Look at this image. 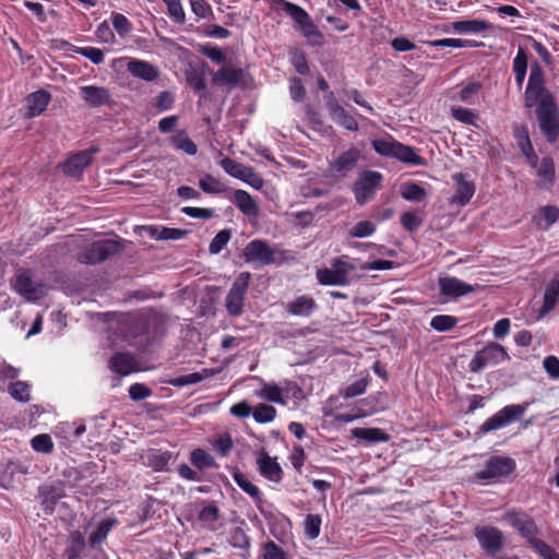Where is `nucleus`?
I'll return each mask as SVG.
<instances>
[{
    "label": "nucleus",
    "instance_id": "nucleus-7",
    "mask_svg": "<svg viewBox=\"0 0 559 559\" xmlns=\"http://www.w3.org/2000/svg\"><path fill=\"white\" fill-rule=\"evenodd\" d=\"M528 405L530 403L525 402L523 404H511L504 406L495 415L489 417L483 425H480L476 435H486L490 431L501 429L510 425L511 423L521 419L524 413L526 412Z\"/></svg>",
    "mask_w": 559,
    "mask_h": 559
},
{
    "label": "nucleus",
    "instance_id": "nucleus-36",
    "mask_svg": "<svg viewBox=\"0 0 559 559\" xmlns=\"http://www.w3.org/2000/svg\"><path fill=\"white\" fill-rule=\"evenodd\" d=\"M490 23L484 20H464L452 23V28L460 34H476L490 28Z\"/></svg>",
    "mask_w": 559,
    "mask_h": 559
},
{
    "label": "nucleus",
    "instance_id": "nucleus-34",
    "mask_svg": "<svg viewBox=\"0 0 559 559\" xmlns=\"http://www.w3.org/2000/svg\"><path fill=\"white\" fill-rule=\"evenodd\" d=\"M233 478L235 483L247 493L249 495L255 506L260 509L261 504L263 503L262 493L260 489L252 484L248 477L241 473L240 471H235L233 473Z\"/></svg>",
    "mask_w": 559,
    "mask_h": 559
},
{
    "label": "nucleus",
    "instance_id": "nucleus-26",
    "mask_svg": "<svg viewBox=\"0 0 559 559\" xmlns=\"http://www.w3.org/2000/svg\"><path fill=\"white\" fill-rule=\"evenodd\" d=\"M80 94L91 107H100L110 102L109 91L105 87L94 85L82 86Z\"/></svg>",
    "mask_w": 559,
    "mask_h": 559
},
{
    "label": "nucleus",
    "instance_id": "nucleus-20",
    "mask_svg": "<svg viewBox=\"0 0 559 559\" xmlns=\"http://www.w3.org/2000/svg\"><path fill=\"white\" fill-rule=\"evenodd\" d=\"M38 496L44 511L52 514L58 501L66 496L62 483L44 484L38 488Z\"/></svg>",
    "mask_w": 559,
    "mask_h": 559
},
{
    "label": "nucleus",
    "instance_id": "nucleus-9",
    "mask_svg": "<svg viewBox=\"0 0 559 559\" xmlns=\"http://www.w3.org/2000/svg\"><path fill=\"white\" fill-rule=\"evenodd\" d=\"M385 393H377L359 400L350 413L335 415V419L341 423H350L355 419L367 417L371 414L385 409Z\"/></svg>",
    "mask_w": 559,
    "mask_h": 559
},
{
    "label": "nucleus",
    "instance_id": "nucleus-42",
    "mask_svg": "<svg viewBox=\"0 0 559 559\" xmlns=\"http://www.w3.org/2000/svg\"><path fill=\"white\" fill-rule=\"evenodd\" d=\"M190 461L198 469L202 471L205 468L216 467L217 464L213 456H211L203 449H195L190 454Z\"/></svg>",
    "mask_w": 559,
    "mask_h": 559
},
{
    "label": "nucleus",
    "instance_id": "nucleus-40",
    "mask_svg": "<svg viewBox=\"0 0 559 559\" xmlns=\"http://www.w3.org/2000/svg\"><path fill=\"white\" fill-rule=\"evenodd\" d=\"M432 47H451V48H474L483 46V43L476 40L460 39V38H443L437 40H429L427 43Z\"/></svg>",
    "mask_w": 559,
    "mask_h": 559
},
{
    "label": "nucleus",
    "instance_id": "nucleus-19",
    "mask_svg": "<svg viewBox=\"0 0 559 559\" xmlns=\"http://www.w3.org/2000/svg\"><path fill=\"white\" fill-rule=\"evenodd\" d=\"M119 331L124 338H135L148 331L147 320L136 313H126L119 320Z\"/></svg>",
    "mask_w": 559,
    "mask_h": 559
},
{
    "label": "nucleus",
    "instance_id": "nucleus-53",
    "mask_svg": "<svg viewBox=\"0 0 559 559\" xmlns=\"http://www.w3.org/2000/svg\"><path fill=\"white\" fill-rule=\"evenodd\" d=\"M31 444H32V448L36 452H40V453H45V454L51 453L53 450L52 439L47 433H41V435L35 436L31 440Z\"/></svg>",
    "mask_w": 559,
    "mask_h": 559
},
{
    "label": "nucleus",
    "instance_id": "nucleus-16",
    "mask_svg": "<svg viewBox=\"0 0 559 559\" xmlns=\"http://www.w3.org/2000/svg\"><path fill=\"white\" fill-rule=\"evenodd\" d=\"M98 151V147L92 146L73 154L61 165L62 171L68 176L80 178L83 170L92 164L93 157Z\"/></svg>",
    "mask_w": 559,
    "mask_h": 559
},
{
    "label": "nucleus",
    "instance_id": "nucleus-56",
    "mask_svg": "<svg viewBox=\"0 0 559 559\" xmlns=\"http://www.w3.org/2000/svg\"><path fill=\"white\" fill-rule=\"evenodd\" d=\"M221 167L231 177L240 179L248 166L238 163L235 159L225 157L219 162Z\"/></svg>",
    "mask_w": 559,
    "mask_h": 559
},
{
    "label": "nucleus",
    "instance_id": "nucleus-44",
    "mask_svg": "<svg viewBox=\"0 0 559 559\" xmlns=\"http://www.w3.org/2000/svg\"><path fill=\"white\" fill-rule=\"evenodd\" d=\"M199 187L204 193L219 194L227 190L226 186L212 175L207 174L199 180Z\"/></svg>",
    "mask_w": 559,
    "mask_h": 559
},
{
    "label": "nucleus",
    "instance_id": "nucleus-33",
    "mask_svg": "<svg viewBox=\"0 0 559 559\" xmlns=\"http://www.w3.org/2000/svg\"><path fill=\"white\" fill-rule=\"evenodd\" d=\"M559 301V276L556 275L549 281L544 293V302L539 310V317L550 312Z\"/></svg>",
    "mask_w": 559,
    "mask_h": 559
},
{
    "label": "nucleus",
    "instance_id": "nucleus-13",
    "mask_svg": "<svg viewBox=\"0 0 559 559\" xmlns=\"http://www.w3.org/2000/svg\"><path fill=\"white\" fill-rule=\"evenodd\" d=\"M515 461L511 457L495 455L486 461L481 471L474 474L476 480H490L507 477L515 469Z\"/></svg>",
    "mask_w": 559,
    "mask_h": 559
},
{
    "label": "nucleus",
    "instance_id": "nucleus-51",
    "mask_svg": "<svg viewBox=\"0 0 559 559\" xmlns=\"http://www.w3.org/2000/svg\"><path fill=\"white\" fill-rule=\"evenodd\" d=\"M214 450L222 456H226L233 448V439L228 432L218 435L211 441Z\"/></svg>",
    "mask_w": 559,
    "mask_h": 559
},
{
    "label": "nucleus",
    "instance_id": "nucleus-43",
    "mask_svg": "<svg viewBox=\"0 0 559 559\" xmlns=\"http://www.w3.org/2000/svg\"><path fill=\"white\" fill-rule=\"evenodd\" d=\"M401 195L407 201L420 202L426 198L427 192L421 186L415 182H405L401 187Z\"/></svg>",
    "mask_w": 559,
    "mask_h": 559
},
{
    "label": "nucleus",
    "instance_id": "nucleus-27",
    "mask_svg": "<svg viewBox=\"0 0 559 559\" xmlns=\"http://www.w3.org/2000/svg\"><path fill=\"white\" fill-rule=\"evenodd\" d=\"M456 182L455 194L452 198L453 203L460 205L467 204L475 193V185L466 179V175L459 173L453 176Z\"/></svg>",
    "mask_w": 559,
    "mask_h": 559
},
{
    "label": "nucleus",
    "instance_id": "nucleus-4",
    "mask_svg": "<svg viewBox=\"0 0 559 559\" xmlns=\"http://www.w3.org/2000/svg\"><path fill=\"white\" fill-rule=\"evenodd\" d=\"M555 102L552 94L545 86V73L542 66L538 62L533 63L524 93V106L536 109L542 104Z\"/></svg>",
    "mask_w": 559,
    "mask_h": 559
},
{
    "label": "nucleus",
    "instance_id": "nucleus-14",
    "mask_svg": "<svg viewBox=\"0 0 559 559\" xmlns=\"http://www.w3.org/2000/svg\"><path fill=\"white\" fill-rule=\"evenodd\" d=\"M475 537L487 555L495 556L503 548L504 535L498 527L490 525L477 526L475 528Z\"/></svg>",
    "mask_w": 559,
    "mask_h": 559
},
{
    "label": "nucleus",
    "instance_id": "nucleus-28",
    "mask_svg": "<svg viewBox=\"0 0 559 559\" xmlns=\"http://www.w3.org/2000/svg\"><path fill=\"white\" fill-rule=\"evenodd\" d=\"M86 545L84 533L79 530L72 531L63 552L64 559H81Z\"/></svg>",
    "mask_w": 559,
    "mask_h": 559
},
{
    "label": "nucleus",
    "instance_id": "nucleus-22",
    "mask_svg": "<svg viewBox=\"0 0 559 559\" xmlns=\"http://www.w3.org/2000/svg\"><path fill=\"white\" fill-rule=\"evenodd\" d=\"M245 78V71L241 68L234 67L231 63L223 66L213 74L212 81L218 86H236Z\"/></svg>",
    "mask_w": 559,
    "mask_h": 559
},
{
    "label": "nucleus",
    "instance_id": "nucleus-63",
    "mask_svg": "<svg viewBox=\"0 0 559 559\" xmlns=\"http://www.w3.org/2000/svg\"><path fill=\"white\" fill-rule=\"evenodd\" d=\"M402 226L409 233L416 231L423 224V219L414 212H405L401 215Z\"/></svg>",
    "mask_w": 559,
    "mask_h": 559
},
{
    "label": "nucleus",
    "instance_id": "nucleus-47",
    "mask_svg": "<svg viewBox=\"0 0 559 559\" xmlns=\"http://www.w3.org/2000/svg\"><path fill=\"white\" fill-rule=\"evenodd\" d=\"M457 323V318L449 314H437L430 321V326L438 332H448Z\"/></svg>",
    "mask_w": 559,
    "mask_h": 559
},
{
    "label": "nucleus",
    "instance_id": "nucleus-46",
    "mask_svg": "<svg viewBox=\"0 0 559 559\" xmlns=\"http://www.w3.org/2000/svg\"><path fill=\"white\" fill-rule=\"evenodd\" d=\"M289 60L290 63L294 66L295 70L300 75H307L310 72V68L308 66L306 53L298 49L294 48L289 51Z\"/></svg>",
    "mask_w": 559,
    "mask_h": 559
},
{
    "label": "nucleus",
    "instance_id": "nucleus-62",
    "mask_svg": "<svg viewBox=\"0 0 559 559\" xmlns=\"http://www.w3.org/2000/svg\"><path fill=\"white\" fill-rule=\"evenodd\" d=\"M289 93L294 102L300 103L305 99L307 92L299 78L294 76L289 80Z\"/></svg>",
    "mask_w": 559,
    "mask_h": 559
},
{
    "label": "nucleus",
    "instance_id": "nucleus-5",
    "mask_svg": "<svg viewBox=\"0 0 559 559\" xmlns=\"http://www.w3.org/2000/svg\"><path fill=\"white\" fill-rule=\"evenodd\" d=\"M12 288L27 301L35 302L47 295L48 287L41 280H35L28 269H19L11 278Z\"/></svg>",
    "mask_w": 559,
    "mask_h": 559
},
{
    "label": "nucleus",
    "instance_id": "nucleus-1",
    "mask_svg": "<svg viewBox=\"0 0 559 559\" xmlns=\"http://www.w3.org/2000/svg\"><path fill=\"white\" fill-rule=\"evenodd\" d=\"M241 258L246 263L258 267L281 265L286 260V251L271 246L266 240L253 239L242 249Z\"/></svg>",
    "mask_w": 559,
    "mask_h": 559
},
{
    "label": "nucleus",
    "instance_id": "nucleus-23",
    "mask_svg": "<svg viewBox=\"0 0 559 559\" xmlns=\"http://www.w3.org/2000/svg\"><path fill=\"white\" fill-rule=\"evenodd\" d=\"M318 309V304L313 297L301 295L289 301L285 306L287 313L296 317H310Z\"/></svg>",
    "mask_w": 559,
    "mask_h": 559
},
{
    "label": "nucleus",
    "instance_id": "nucleus-8",
    "mask_svg": "<svg viewBox=\"0 0 559 559\" xmlns=\"http://www.w3.org/2000/svg\"><path fill=\"white\" fill-rule=\"evenodd\" d=\"M539 130L548 143L554 144L559 139V106L542 104L535 109Z\"/></svg>",
    "mask_w": 559,
    "mask_h": 559
},
{
    "label": "nucleus",
    "instance_id": "nucleus-12",
    "mask_svg": "<svg viewBox=\"0 0 559 559\" xmlns=\"http://www.w3.org/2000/svg\"><path fill=\"white\" fill-rule=\"evenodd\" d=\"M510 359V355L502 345L496 342H491L480 350L476 352L475 356L469 362V370L477 373L488 365H497L501 361H507Z\"/></svg>",
    "mask_w": 559,
    "mask_h": 559
},
{
    "label": "nucleus",
    "instance_id": "nucleus-60",
    "mask_svg": "<svg viewBox=\"0 0 559 559\" xmlns=\"http://www.w3.org/2000/svg\"><path fill=\"white\" fill-rule=\"evenodd\" d=\"M260 396L269 402L284 404L282 391L276 384H266L260 391Z\"/></svg>",
    "mask_w": 559,
    "mask_h": 559
},
{
    "label": "nucleus",
    "instance_id": "nucleus-17",
    "mask_svg": "<svg viewBox=\"0 0 559 559\" xmlns=\"http://www.w3.org/2000/svg\"><path fill=\"white\" fill-rule=\"evenodd\" d=\"M381 180L382 175L380 173L374 170L364 171L353 187L356 201L362 204L367 199L371 198Z\"/></svg>",
    "mask_w": 559,
    "mask_h": 559
},
{
    "label": "nucleus",
    "instance_id": "nucleus-38",
    "mask_svg": "<svg viewBox=\"0 0 559 559\" xmlns=\"http://www.w3.org/2000/svg\"><path fill=\"white\" fill-rule=\"evenodd\" d=\"M170 143L176 150L182 151L188 155H195L198 152L195 143L188 136V134L183 130L177 131L170 138Z\"/></svg>",
    "mask_w": 559,
    "mask_h": 559
},
{
    "label": "nucleus",
    "instance_id": "nucleus-48",
    "mask_svg": "<svg viewBox=\"0 0 559 559\" xmlns=\"http://www.w3.org/2000/svg\"><path fill=\"white\" fill-rule=\"evenodd\" d=\"M520 138L523 140V142L520 144L522 153L525 155L527 163L532 167L536 168L537 164H538V156L536 155V153L533 148L528 132L525 128H523L522 134Z\"/></svg>",
    "mask_w": 559,
    "mask_h": 559
},
{
    "label": "nucleus",
    "instance_id": "nucleus-59",
    "mask_svg": "<svg viewBox=\"0 0 559 559\" xmlns=\"http://www.w3.org/2000/svg\"><path fill=\"white\" fill-rule=\"evenodd\" d=\"M111 21L114 28L121 37L129 34L132 29L130 21L121 13L112 12Z\"/></svg>",
    "mask_w": 559,
    "mask_h": 559
},
{
    "label": "nucleus",
    "instance_id": "nucleus-45",
    "mask_svg": "<svg viewBox=\"0 0 559 559\" xmlns=\"http://www.w3.org/2000/svg\"><path fill=\"white\" fill-rule=\"evenodd\" d=\"M219 509L215 504H209L199 511L198 519L205 524L206 528L215 531V522L219 519Z\"/></svg>",
    "mask_w": 559,
    "mask_h": 559
},
{
    "label": "nucleus",
    "instance_id": "nucleus-21",
    "mask_svg": "<svg viewBox=\"0 0 559 559\" xmlns=\"http://www.w3.org/2000/svg\"><path fill=\"white\" fill-rule=\"evenodd\" d=\"M260 474L273 483H281L283 479V469L277 463L276 457H271L265 450H261L257 459Z\"/></svg>",
    "mask_w": 559,
    "mask_h": 559
},
{
    "label": "nucleus",
    "instance_id": "nucleus-29",
    "mask_svg": "<svg viewBox=\"0 0 559 559\" xmlns=\"http://www.w3.org/2000/svg\"><path fill=\"white\" fill-rule=\"evenodd\" d=\"M233 202L248 217H257L260 213L258 203L246 190H235Z\"/></svg>",
    "mask_w": 559,
    "mask_h": 559
},
{
    "label": "nucleus",
    "instance_id": "nucleus-55",
    "mask_svg": "<svg viewBox=\"0 0 559 559\" xmlns=\"http://www.w3.org/2000/svg\"><path fill=\"white\" fill-rule=\"evenodd\" d=\"M451 115L455 120L471 126H476L478 118V115L475 111L464 107L451 108Z\"/></svg>",
    "mask_w": 559,
    "mask_h": 559
},
{
    "label": "nucleus",
    "instance_id": "nucleus-64",
    "mask_svg": "<svg viewBox=\"0 0 559 559\" xmlns=\"http://www.w3.org/2000/svg\"><path fill=\"white\" fill-rule=\"evenodd\" d=\"M263 559H286L285 551L273 540L263 546Z\"/></svg>",
    "mask_w": 559,
    "mask_h": 559
},
{
    "label": "nucleus",
    "instance_id": "nucleus-50",
    "mask_svg": "<svg viewBox=\"0 0 559 559\" xmlns=\"http://www.w3.org/2000/svg\"><path fill=\"white\" fill-rule=\"evenodd\" d=\"M10 395L19 402H28L31 400L29 385L24 381H16L9 385Z\"/></svg>",
    "mask_w": 559,
    "mask_h": 559
},
{
    "label": "nucleus",
    "instance_id": "nucleus-52",
    "mask_svg": "<svg viewBox=\"0 0 559 559\" xmlns=\"http://www.w3.org/2000/svg\"><path fill=\"white\" fill-rule=\"evenodd\" d=\"M253 418L257 423L265 424L272 421L276 416L275 407L267 404H259L253 409Z\"/></svg>",
    "mask_w": 559,
    "mask_h": 559
},
{
    "label": "nucleus",
    "instance_id": "nucleus-18",
    "mask_svg": "<svg viewBox=\"0 0 559 559\" xmlns=\"http://www.w3.org/2000/svg\"><path fill=\"white\" fill-rule=\"evenodd\" d=\"M440 294L450 298H459L479 289L480 285L467 284L457 277H440L438 281Z\"/></svg>",
    "mask_w": 559,
    "mask_h": 559
},
{
    "label": "nucleus",
    "instance_id": "nucleus-10",
    "mask_svg": "<svg viewBox=\"0 0 559 559\" xmlns=\"http://www.w3.org/2000/svg\"><path fill=\"white\" fill-rule=\"evenodd\" d=\"M251 274L240 273L234 281L225 297L226 311L230 317L237 318L243 312L245 297L249 287Z\"/></svg>",
    "mask_w": 559,
    "mask_h": 559
},
{
    "label": "nucleus",
    "instance_id": "nucleus-58",
    "mask_svg": "<svg viewBox=\"0 0 559 559\" xmlns=\"http://www.w3.org/2000/svg\"><path fill=\"white\" fill-rule=\"evenodd\" d=\"M376 231V225L370 221H360L349 230V235L356 238H364Z\"/></svg>",
    "mask_w": 559,
    "mask_h": 559
},
{
    "label": "nucleus",
    "instance_id": "nucleus-49",
    "mask_svg": "<svg viewBox=\"0 0 559 559\" xmlns=\"http://www.w3.org/2000/svg\"><path fill=\"white\" fill-rule=\"evenodd\" d=\"M321 516L319 514H308L304 523V533L308 539H316L320 535Z\"/></svg>",
    "mask_w": 559,
    "mask_h": 559
},
{
    "label": "nucleus",
    "instance_id": "nucleus-3",
    "mask_svg": "<svg viewBox=\"0 0 559 559\" xmlns=\"http://www.w3.org/2000/svg\"><path fill=\"white\" fill-rule=\"evenodd\" d=\"M503 518L523 538L526 539L528 545L537 554L543 551V549L548 545L546 542L538 538L539 528L534 519L525 512L511 509L504 513Z\"/></svg>",
    "mask_w": 559,
    "mask_h": 559
},
{
    "label": "nucleus",
    "instance_id": "nucleus-11",
    "mask_svg": "<svg viewBox=\"0 0 559 559\" xmlns=\"http://www.w3.org/2000/svg\"><path fill=\"white\" fill-rule=\"evenodd\" d=\"M331 269H319L316 273L317 280L321 285L326 286H345L349 284V272L354 271L356 266L348 263L341 258L332 260Z\"/></svg>",
    "mask_w": 559,
    "mask_h": 559
},
{
    "label": "nucleus",
    "instance_id": "nucleus-37",
    "mask_svg": "<svg viewBox=\"0 0 559 559\" xmlns=\"http://www.w3.org/2000/svg\"><path fill=\"white\" fill-rule=\"evenodd\" d=\"M352 435L368 443H378L389 440V435L381 428H354Z\"/></svg>",
    "mask_w": 559,
    "mask_h": 559
},
{
    "label": "nucleus",
    "instance_id": "nucleus-25",
    "mask_svg": "<svg viewBox=\"0 0 559 559\" xmlns=\"http://www.w3.org/2000/svg\"><path fill=\"white\" fill-rule=\"evenodd\" d=\"M108 367L120 376H128L138 370L136 360L131 353H116L109 359Z\"/></svg>",
    "mask_w": 559,
    "mask_h": 559
},
{
    "label": "nucleus",
    "instance_id": "nucleus-24",
    "mask_svg": "<svg viewBox=\"0 0 559 559\" xmlns=\"http://www.w3.org/2000/svg\"><path fill=\"white\" fill-rule=\"evenodd\" d=\"M127 70L132 76L146 82H153L159 76L158 68L144 60L131 59Z\"/></svg>",
    "mask_w": 559,
    "mask_h": 559
},
{
    "label": "nucleus",
    "instance_id": "nucleus-30",
    "mask_svg": "<svg viewBox=\"0 0 559 559\" xmlns=\"http://www.w3.org/2000/svg\"><path fill=\"white\" fill-rule=\"evenodd\" d=\"M51 99L50 93L47 91L40 90L29 94L26 98L27 104V112L26 116L28 118H34L39 116L48 106Z\"/></svg>",
    "mask_w": 559,
    "mask_h": 559
},
{
    "label": "nucleus",
    "instance_id": "nucleus-35",
    "mask_svg": "<svg viewBox=\"0 0 559 559\" xmlns=\"http://www.w3.org/2000/svg\"><path fill=\"white\" fill-rule=\"evenodd\" d=\"M559 218V209L554 205H546L538 209L533 222L539 229H548Z\"/></svg>",
    "mask_w": 559,
    "mask_h": 559
},
{
    "label": "nucleus",
    "instance_id": "nucleus-61",
    "mask_svg": "<svg viewBox=\"0 0 559 559\" xmlns=\"http://www.w3.org/2000/svg\"><path fill=\"white\" fill-rule=\"evenodd\" d=\"M537 174L539 177L552 182L555 179V165L551 157H543L537 164Z\"/></svg>",
    "mask_w": 559,
    "mask_h": 559
},
{
    "label": "nucleus",
    "instance_id": "nucleus-57",
    "mask_svg": "<svg viewBox=\"0 0 559 559\" xmlns=\"http://www.w3.org/2000/svg\"><path fill=\"white\" fill-rule=\"evenodd\" d=\"M72 51L90 59L94 64H100L104 61V52L95 47H73Z\"/></svg>",
    "mask_w": 559,
    "mask_h": 559
},
{
    "label": "nucleus",
    "instance_id": "nucleus-32",
    "mask_svg": "<svg viewBox=\"0 0 559 559\" xmlns=\"http://www.w3.org/2000/svg\"><path fill=\"white\" fill-rule=\"evenodd\" d=\"M117 523L118 521L115 518L102 520L96 528L90 534L88 547L93 549L98 548Z\"/></svg>",
    "mask_w": 559,
    "mask_h": 559
},
{
    "label": "nucleus",
    "instance_id": "nucleus-6",
    "mask_svg": "<svg viewBox=\"0 0 559 559\" xmlns=\"http://www.w3.org/2000/svg\"><path fill=\"white\" fill-rule=\"evenodd\" d=\"M124 248L117 239H102L87 245L80 253L79 261L85 264H98L114 257Z\"/></svg>",
    "mask_w": 559,
    "mask_h": 559
},
{
    "label": "nucleus",
    "instance_id": "nucleus-2",
    "mask_svg": "<svg viewBox=\"0 0 559 559\" xmlns=\"http://www.w3.org/2000/svg\"><path fill=\"white\" fill-rule=\"evenodd\" d=\"M371 145L381 156L396 158L408 165L425 166L427 164V160L419 156L414 147L405 145L391 136L376 139L371 142Z\"/></svg>",
    "mask_w": 559,
    "mask_h": 559
},
{
    "label": "nucleus",
    "instance_id": "nucleus-41",
    "mask_svg": "<svg viewBox=\"0 0 559 559\" xmlns=\"http://www.w3.org/2000/svg\"><path fill=\"white\" fill-rule=\"evenodd\" d=\"M331 119L349 131H357L359 124L357 120L348 114L342 106L330 114Z\"/></svg>",
    "mask_w": 559,
    "mask_h": 559
},
{
    "label": "nucleus",
    "instance_id": "nucleus-15",
    "mask_svg": "<svg viewBox=\"0 0 559 559\" xmlns=\"http://www.w3.org/2000/svg\"><path fill=\"white\" fill-rule=\"evenodd\" d=\"M360 158L361 151L352 146L330 163L329 170L336 178H345L355 169Z\"/></svg>",
    "mask_w": 559,
    "mask_h": 559
},
{
    "label": "nucleus",
    "instance_id": "nucleus-39",
    "mask_svg": "<svg viewBox=\"0 0 559 559\" xmlns=\"http://www.w3.org/2000/svg\"><path fill=\"white\" fill-rule=\"evenodd\" d=\"M212 371L210 369H203L202 372H192L189 374L179 376L167 381L168 384L177 388H181L189 384H195L203 381Z\"/></svg>",
    "mask_w": 559,
    "mask_h": 559
},
{
    "label": "nucleus",
    "instance_id": "nucleus-54",
    "mask_svg": "<svg viewBox=\"0 0 559 559\" xmlns=\"http://www.w3.org/2000/svg\"><path fill=\"white\" fill-rule=\"evenodd\" d=\"M231 238V231L229 229L219 230L212 239L209 251L212 254H218L223 248L228 243Z\"/></svg>",
    "mask_w": 559,
    "mask_h": 559
},
{
    "label": "nucleus",
    "instance_id": "nucleus-31",
    "mask_svg": "<svg viewBox=\"0 0 559 559\" xmlns=\"http://www.w3.org/2000/svg\"><path fill=\"white\" fill-rule=\"evenodd\" d=\"M207 64L204 61L195 64L190 63L186 71V80L190 87L200 92L206 88L205 70Z\"/></svg>",
    "mask_w": 559,
    "mask_h": 559
}]
</instances>
